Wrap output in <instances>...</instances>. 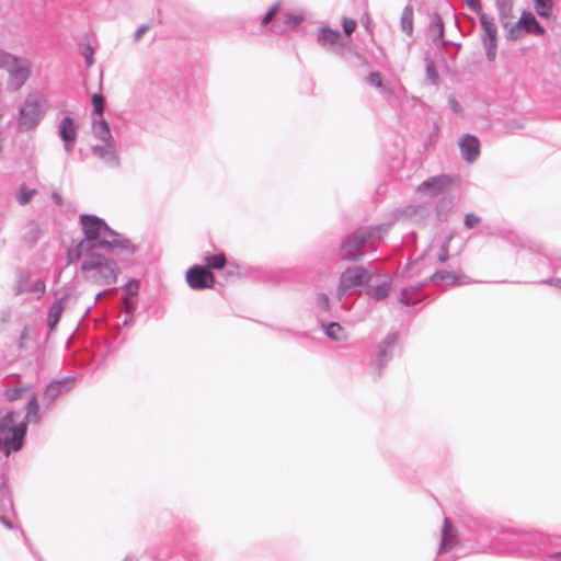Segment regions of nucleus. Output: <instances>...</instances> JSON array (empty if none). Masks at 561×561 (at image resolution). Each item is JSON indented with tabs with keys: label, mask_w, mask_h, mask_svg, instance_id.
I'll list each match as a JSON object with an SVG mask.
<instances>
[{
	"label": "nucleus",
	"mask_w": 561,
	"mask_h": 561,
	"mask_svg": "<svg viewBox=\"0 0 561 561\" xmlns=\"http://www.w3.org/2000/svg\"><path fill=\"white\" fill-rule=\"evenodd\" d=\"M80 224L84 239L78 243L75 253L77 259H82L81 270L85 278L104 285L115 283L119 272L117 263L98 251L122 249L133 253L134 247L96 216L81 215Z\"/></svg>",
	"instance_id": "f257e3e1"
},
{
	"label": "nucleus",
	"mask_w": 561,
	"mask_h": 561,
	"mask_svg": "<svg viewBox=\"0 0 561 561\" xmlns=\"http://www.w3.org/2000/svg\"><path fill=\"white\" fill-rule=\"evenodd\" d=\"M0 69L7 73L5 90L8 92L20 91L32 76V61L18 56L0 47Z\"/></svg>",
	"instance_id": "f03ea898"
},
{
	"label": "nucleus",
	"mask_w": 561,
	"mask_h": 561,
	"mask_svg": "<svg viewBox=\"0 0 561 561\" xmlns=\"http://www.w3.org/2000/svg\"><path fill=\"white\" fill-rule=\"evenodd\" d=\"M48 107V99L44 93L41 91L30 92L19 108L18 130L34 129L45 116Z\"/></svg>",
	"instance_id": "7ed1b4c3"
},
{
	"label": "nucleus",
	"mask_w": 561,
	"mask_h": 561,
	"mask_svg": "<svg viewBox=\"0 0 561 561\" xmlns=\"http://www.w3.org/2000/svg\"><path fill=\"white\" fill-rule=\"evenodd\" d=\"M385 232L386 229L381 226L356 230L342 242L340 248L342 259L347 261L358 260L364 255L365 244H374L375 240L379 239Z\"/></svg>",
	"instance_id": "20e7f679"
},
{
	"label": "nucleus",
	"mask_w": 561,
	"mask_h": 561,
	"mask_svg": "<svg viewBox=\"0 0 561 561\" xmlns=\"http://www.w3.org/2000/svg\"><path fill=\"white\" fill-rule=\"evenodd\" d=\"M0 433L4 438V444L9 443L11 437V449L18 451L22 447V440L26 433V424L20 421V413L9 412L0 420Z\"/></svg>",
	"instance_id": "39448f33"
},
{
	"label": "nucleus",
	"mask_w": 561,
	"mask_h": 561,
	"mask_svg": "<svg viewBox=\"0 0 561 561\" xmlns=\"http://www.w3.org/2000/svg\"><path fill=\"white\" fill-rule=\"evenodd\" d=\"M370 279L371 274L368 270L362 266L348 267L340 277L337 298L341 300L344 296L351 294L355 288L367 284Z\"/></svg>",
	"instance_id": "423d86ee"
},
{
	"label": "nucleus",
	"mask_w": 561,
	"mask_h": 561,
	"mask_svg": "<svg viewBox=\"0 0 561 561\" xmlns=\"http://www.w3.org/2000/svg\"><path fill=\"white\" fill-rule=\"evenodd\" d=\"M481 27L483 30L482 42L485 48L486 58L493 61L497 50V28L494 19L483 12L479 13Z\"/></svg>",
	"instance_id": "0eeeda50"
},
{
	"label": "nucleus",
	"mask_w": 561,
	"mask_h": 561,
	"mask_svg": "<svg viewBox=\"0 0 561 561\" xmlns=\"http://www.w3.org/2000/svg\"><path fill=\"white\" fill-rule=\"evenodd\" d=\"M186 282L195 290L213 287L215 278L211 272L201 265H195L186 272Z\"/></svg>",
	"instance_id": "6e6552de"
},
{
	"label": "nucleus",
	"mask_w": 561,
	"mask_h": 561,
	"mask_svg": "<svg viewBox=\"0 0 561 561\" xmlns=\"http://www.w3.org/2000/svg\"><path fill=\"white\" fill-rule=\"evenodd\" d=\"M79 125L70 116H65L58 124V135L67 153H71L78 138Z\"/></svg>",
	"instance_id": "1a4fd4ad"
},
{
	"label": "nucleus",
	"mask_w": 561,
	"mask_h": 561,
	"mask_svg": "<svg viewBox=\"0 0 561 561\" xmlns=\"http://www.w3.org/2000/svg\"><path fill=\"white\" fill-rule=\"evenodd\" d=\"M519 28H524L527 33L535 35H542L545 33V28L539 24L535 15L527 11L522 13L517 23L511 28V35L517 37L516 32L519 31Z\"/></svg>",
	"instance_id": "9d476101"
},
{
	"label": "nucleus",
	"mask_w": 561,
	"mask_h": 561,
	"mask_svg": "<svg viewBox=\"0 0 561 561\" xmlns=\"http://www.w3.org/2000/svg\"><path fill=\"white\" fill-rule=\"evenodd\" d=\"M459 147L462 158L469 162H474L480 154V142L477 137L472 135H463L459 140Z\"/></svg>",
	"instance_id": "9b49d317"
},
{
	"label": "nucleus",
	"mask_w": 561,
	"mask_h": 561,
	"mask_svg": "<svg viewBox=\"0 0 561 561\" xmlns=\"http://www.w3.org/2000/svg\"><path fill=\"white\" fill-rule=\"evenodd\" d=\"M73 386V379L65 378L50 382L44 392V400L50 405L60 394L69 391Z\"/></svg>",
	"instance_id": "f8f14e48"
},
{
	"label": "nucleus",
	"mask_w": 561,
	"mask_h": 561,
	"mask_svg": "<svg viewBox=\"0 0 561 561\" xmlns=\"http://www.w3.org/2000/svg\"><path fill=\"white\" fill-rule=\"evenodd\" d=\"M533 539L538 545V552H546V546H550L551 548L556 549H561V538L559 537L535 536ZM529 553L535 554L537 553V551H530ZM548 558L551 560H557L561 558V550L548 554Z\"/></svg>",
	"instance_id": "ddd939ff"
},
{
	"label": "nucleus",
	"mask_w": 561,
	"mask_h": 561,
	"mask_svg": "<svg viewBox=\"0 0 561 561\" xmlns=\"http://www.w3.org/2000/svg\"><path fill=\"white\" fill-rule=\"evenodd\" d=\"M451 183V180L447 175H438L424 181L420 186V191H428L432 196L442 194L445 188Z\"/></svg>",
	"instance_id": "4468645a"
},
{
	"label": "nucleus",
	"mask_w": 561,
	"mask_h": 561,
	"mask_svg": "<svg viewBox=\"0 0 561 561\" xmlns=\"http://www.w3.org/2000/svg\"><path fill=\"white\" fill-rule=\"evenodd\" d=\"M318 42L329 48H340L344 47L342 43V35L339 31L332 30L330 27H322L318 34Z\"/></svg>",
	"instance_id": "2eb2a0df"
},
{
	"label": "nucleus",
	"mask_w": 561,
	"mask_h": 561,
	"mask_svg": "<svg viewBox=\"0 0 561 561\" xmlns=\"http://www.w3.org/2000/svg\"><path fill=\"white\" fill-rule=\"evenodd\" d=\"M451 234H449L443 242L439 244H436L435 241H433L427 251L425 256L427 257H436L437 262L443 264L448 260L449 256V242L451 240Z\"/></svg>",
	"instance_id": "dca6fc26"
},
{
	"label": "nucleus",
	"mask_w": 561,
	"mask_h": 561,
	"mask_svg": "<svg viewBox=\"0 0 561 561\" xmlns=\"http://www.w3.org/2000/svg\"><path fill=\"white\" fill-rule=\"evenodd\" d=\"M457 542L456 529L449 518L444 519L439 552L451 549Z\"/></svg>",
	"instance_id": "f3484780"
},
{
	"label": "nucleus",
	"mask_w": 561,
	"mask_h": 561,
	"mask_svg": "<svg viewBox=\"0 0 561 561\" xmlns=\"http://www.w3.org/2000/svg\"><path fill=\"white\" fill-rule=\"evenodd\" d=\"M463 278H467L463 274L461 273H456V272H448V271H438V272H435L432 276H431V279L436 284V285H451V284H463L465 282H462L461 279Z\"/></svg>",
	"instance_id": "a211bd4d"
},
{
	"label": "nucleus",
	"mask_w": 561,
	"mask_h": 561,
	"mask_svg": "<svg viewBox=\"0 0 561 561\" xmlns=\"http://www.w3.org/2000/svg\"><path fill=\"white\" fill-rule=\"evenodd\" d=\"M92 131L102 142H113L108 124L102 117L93 119Z\"/></svg>",
	"instance_id": "6ab92c4d"
},
{
	"label": "nucleus",
	"mask_w": 561,
	"mask_h": 561,
	"mask_svg": "<svg viewBox=\"0 0 561 561\" xmlns=\"http://www.w3.org/2000/svg\"><path fill=\"white\" fill-rule=\"evenodd\" d=\"M397 334L390 333L378 346V366H381L385 362L390 358V350L397 342Z\"/></svg>",
	"instance_id": "aec40b11"
},
{
	"label": "nucleus",
	"mask_w": 561,
	"mask_h": 561,
	"mask_svg": "<svg viewBox=\"0 0 561 561\" xmlns=\"http://www.w3.org/2000/svg\"><path fill=\"white\" fill-rule=\"evenodd\" d=\"M92 152L94 156L106 162H115L116 160L114 141L103 142V145H95L92 147Z\"/></svg>",
	"instance_id": "412c9836"
},
{
	"label": "nucleus",
	"mask_w": 561,
	"mask_h": 561,
	"mask_svg": "<svg viewBox=\"0 0 561 561\" xmlns=\"http://www.w3.org/2000/svg\"><path fill=\"white\" fill-rule=\"evenodd\" d=\"M65 299L66 298H61V299L55 301L48 311L47 325L50 331L55 330V328L57 327V324L59 322V319L65 309Z\"/></svg>",
	"instance_id": "4be33fe9"
},
{
	"label": "nucleus",
	"mask_w": 561,
	"mask_h": 561,
	"mask_svg": "<svg viewBox=\"0 0 561 561\" xmlns=\"http://www.w3.org/2000/svg\"><path fill=\"white\" fill-rule=\"evenodd\" d=\"M496 7L502 24L507 26L512 19L513 4L511 0H496Z\"/></svg>",
	"instance_id": "5701e85b"
},
{
	"label": "nucleus",
	"mask_w": 561,
	"mask_h": 561,
	"mask_svg": "<svg viewBox=\"0 0 561 561\" xmlns=\"http://www.w3.org/2000/svg\"><path fill=\"white\" fill-rule=\"evenodd\" d=\"M302 21V15L298 13L287 12L284 14V21L282 26H277V31L286 32L296 27Z\"/></svg>",
	"instance_id": "b1692460"
},
{
	"label": "nucleus",
	"mask_w": 561,
	"mask_h": 561,
	"mask_svg": "<svg viewBox=\"0 0 561 561\" xmlns=\"http://www.w3.org/2000/svg\"><path fill=\"white\" fill-rule=\"evenodd\" d=\"M401 27L408 35H411L413 32V8L410 4L405 5L403 9L401 15Z\"/></svg>",
	"instance_id": "393cba45"
},
{
	"label": "nucleus",
	"mask_w": 561,
	"mask_h": 561,
	"mask_svg": "<svg viewBox=\"0 0 561 561\" xmlns=\"http://www.w3.org/2000/svg\"><path fill=\"white\" fill-rule=\"evenodd\" d=\"M390 290V283L383 282L378 286H371L367 289V294L376 300H382L386 298Z\"/></svg>",
	"instance_id": "a878e982"
},
{
	"label": "nucleus",
	"mask_w": 561,
	"mask_h": 561,
	"mask_svg": "<svg viewBox=\"0 0 561 561\" xmlns=\"http://www.w3.org/2000/svg\"><path fill=\"white\" fill-rule=\"evenodd\" d=\"M430 30L434 36V39H442L444 36V24L440 16L436 13L431 15Z\"/></svg>",
	"instance_id": "bb28decb"
},
{
	"label": "nucleus",
	"mask_w": 561,
	"mask_h": 561,
	"mask_svg": "<svg viewBox=\"0 0 561 561\" xmlns=\"http://www.w3.org/2000/svg\"><path fill=\"white\" fill-rule=\"evenodd\" d=\"M552 0H535L534 9L540 18H549L552 13Z\"/></svg>",
	"instance_id": "cd10ccee"
},
{
	"label": "nucleus",
	"mask_w": 561,
	"mask_h": 561,
	"mask_svg": "<svg viewBox=\"0 0 561 561\" xmlns=\"http://www.w3.org/2000/svg\"><path fill=\"white\" fill-rule=\"evenodd\" d=\"M25 419L28 422H35V423H37L41 419L37 397L35 394L30 399V401L27 403V411H26Z\"/></svg>",
	"instance_id": "c85d7f7f"
},
{
	"label": "nucleus",
	"mask_w": 561,
	"mask_h": 561,
	"mask_svg": "<svg viewBox=\"0 0 561 561\" xmlns=\"http://www.w3.org/2000/svg\"><path fill=\"white\" fill-rule=\"evenodd\" d=\"M204 261L209 267L219 270L225 266L226 256L224 253H219V254H215V255L207 254V255H205Z\"/></svg>",
	"instance_id": "c756f323"
},
{
	"label": "nucleus",
	"mask_w": 561,
	"mask_h": 561,
	"mask_svg": "<svg viewBox=\"0 0 561 561\" xmlns=\"http://www.w3.org/2000/svg\"><path fill=\"white\" fill-rule=\"evenodd\" d=\"M325 334L334 341H340L344 337L343 328L336 322H332L325 327Z\"/></svg>",
	"instance_id": "7c9ffc66"
},
{
	"label": "nucleus",
	"mask_w": 561,
	"mask_h": 561,
	"mask_svg": "<svg viewBox=\"0 0 561 561\" xmlns=\"http://www.w3.org/2000/svg\"><path fill=\"white\" fill-rule=\"evenodd\" d=\"M36 194V190H28L26 186L22 185L16 194V201L20 205H26Z\"/></svg>",
	"instance_id": "2f4dec72"
},
{
	"label": "nucleus",
	"mask_w": 561,
	"mask_h": 561,
	"mask_svg": "<svg viewBox=\"0 0 561 561\" xmlns=\"http://www.w3.org/2000/svg\"><path fill=\"white\" fill-rule=\"evenodd\" d=\"M416 290H417V287H410V288L403 289L400 294V298H399L400 301L405 306L416 304V300L412 298V296L416 293Z\"/></svg>",
	"instance_id": "473e14b6"
},
{
	"label": "nucleus",
	"mask_w": 561,
	"mask_h": 561,
	"mask_svg": "<svg viewBox=\"0 0 561 561\" xmlns=\"http://www.w3.org/2000/svg\"><path fill=\"white\" fill-rule=\"evenodd\" d=\"M32 291L36 293L38 295L44 294L45 291V284L41 279H36L30 288L24 287L22 284L19 285V293H26Z\"/></svg>",
	"instance_id": "72a5a7b5"
},
{
	"label": "nucleus",
	"mask_w": 561,
	"mask_h": 561,
	"mask_svg": "<svg viewBox=\"0 0 561 561\" xmlns=\"http://www.w3.org/2000/svg\"><path fill=\"white\" fill-rule=\"evenodd\" d=\"M92 104H93L95 114L99 116V118L102 117V113L104 111V104H105V100H104L103 95L93 94L92 95Z\"/></svg>",
	"instance_id": "f704fd0d"
},
{
	"label": "nucleus",
	"mask_w": 561,
	"mask_h": 561,
	"mask_svg": "<svg viewBox=\"0 0 561 561\" xmlns=\"http://www.w3.org/2000/svg\"><path fill=\"white\" fill-rule=\"evenodd\" d=\"M366 80L370 85L380 89L382 92L388 91L386 87L382 84L381 76L379 72H371Z\"/></svg>",
	"instance_id": "c9c22d12"
},
{
	"label": "nucleus",
	"mask_w": 561,
	"mask_h": 561,
	"mask_svg": "<svg viewBox=\"0 0 561 561\" xmlns=\"http://www.w3.org/2000/svg\"><path fill=\"white\" fill-rule=\"evenodd\" d=\"M93 54H94V50H93L92 46L90 44H88L82 51V55L85 59L87 67L93 66V64H94Z\"/></svg>",
	"instance_id": "e433bc0d"
},
{
	"label": "nucleus",
	"mask_w": 561,
	"mask_h": 561,
	"mask_svg": "<svg viewBox=\"0 0 561 561\" xmlns=\"http://www.w3.org/2000/svg\"><path fill=\"white\" fill-rule=\"evenodd\" d=\"M342 25L346 35H351L356 28V22L347 18H343Z\"/></svg>",
	"instance_id": "4c0bfd02"
},
{
	"label": "nucleus",
	"mask_w": 561,
	"mask_h": 561,
	"mask_svg": "<svg viewBox=\"0 0 561 561\" xmlns=\"http://www.w3.org/2000/svg\"><path fill=\"white\" fill-rule=\"evenodd\" d=\"M480 217L474 214H467L465 217V226L469 229L476 227L480 222Z\"/></svg>",
	"instance_id": "58836bf2"
},
{
	"label": "nucleus",
	"mask_w": 561,
	"mask_h": 561,
	"mask_svg": "<svg viewBox=\"0 0 561 561\" xmlns=\"http://www.w3.org/2000/svg\"><path fill=\"white\" fill-rule=\"evenodd\" d=\"M278 10V7L277 4L273 5L267 12L266 14L264 15V18L262 19V24L265 25L267 24L275 15V13L277 12Z\"/></svg>",
	"instance_id": "ea45409f"
},
{
	"label": "nucleus",
	"mask_w": 561,
	"mask_h": 561,
	"mask_svg": "<svg viewBox=\"0 0 561 561\" xmlns=\"http://www.w3.org/2000/svg\"><path fill=\"white\" fill-rule=\"evenodd\" d=\"M467 5L473 10L476 13H480L481 11V1L480 0H465Z\"/></svg>",
	"instance_id": "a19ab883"
},
{
	"label": "nucleus",
	"mask_w": 561,
	"mask_h": 561,
	"mask_svg": "<svg viewBox=\"0 0 561 561\" xmlns=\"http://www.w3.org/2000/svg\"><path fill=\"white\" fill-rule=\"evenodd\" d=\"M318 306L327 310L329 308V297L325 294L318 296Z\"/></svg>",
	"instance_id": "79ce46f5"
},
{
	"label": "nucleus",
	"mask_w": 561,
	"mask_h": 561,
	"mask_svg": "<svg viewBox=\"0 0 561 561\" xmlns=\"http://www.w3.org/2000/svg\"><path fill=\"white\" fill-rule=\"evenodd\" d=\"M448 103H449V106L453 110V112H455L457 114L460 113V111H461L460 104L458 103V101L455 98L450 96L448 100Z\"/></svg>",
	"instance_id": "37998d69"
},
{
	"label": "nucleus",
	"mask_w": 561,
	"mask_h": 561,
	"mask_svg": "<svg viewBox=\"0 0 561 561\" xmlns=\"http://www.w3.org/2000/svg\"><path fill=\"white\" fill-rule=\"evenodd\" d=\"M149 30V26L148 25H140L138 27V30L136 31L135 33V41H140V38L142 37V35Z\"/></svg>",
	"instance_id": "c03bdc74"
},
{
	"label": "nucleus",
	"mask_w": 561,
	"mask_h": 561,
	"mask_svg": "<svg viewBox=\"0 0 561 561\" xmlns=\"http://www.w3.org/2000/svg\"><path fill=\"white\" fill-rule=\"evenodd\" d=\"M21 389H12L7 392V397L9 400H15L21 396Z\"/></svg>",
	"instance_id": "a18cd8bd"
},
{
	"label": "nucleus",
	"mask_w": 561,
	"mask_h": 561,
	"mask_svg": "<svg viewBox=\"0 0 561 561\" xmlns=\"http://www.w3.org/2000/svg\"><path fill=\"white\" fill-rule=\"evenodd\" d=\"M127 290L130 295H136L138 290V283L137 282H129L127 284Z\"/></svg>",
	"instance_id": "49530a36"
},
{
	"label": "nucleus",
	"mask_w": 561,
	"mask_h": 561,
	"mask_svg": "<svg viewBox=\"0 0 561 561\" xmlns=\"http://www.w3.org/2000/svg\"><path fill=\"white\" fill-rule=\"evenodd\" d=\"M0 522H1V523H2L7 528H12V524H11V522H10L7 517L1 516V517H0Z\"/></svg>",
	"instance_id": "de8ad7c7"
},
{
	"label": "nucleus",
	"mask_w": 561,
	"mask_h": 561,
	"mask_svg": "<svg viewBox=\"0 0 561 561\" xmlns=\"http://www.w3.org/2000/svg\"><path fill=\"white\" fill-rule=\"evenodd\" d=\"M53 198L56 202V204H58V205L61 204V196L58 193H54Z\"/></svg>",
	"instance_id": "09e8293b"
},
{
	"label": "nucleus",
	"mask_w": 561,
	"mask_h": 561,
	"mask_svg": "<svg viewBox=\"0 0 561 561\" xmlns=\"http://www.w3.org/2000/svg\"><path fill=\"white\" fill-rule=\"evenodd\" d=\"M5 493H7V491L4 490V481H2V482L0 483V494H3V495H4Z\"/></svg>",
	"instance_id": "8fccbe9b"
},
{
	"label": "nucleus",
	"mask_w": 561,
	"mask_h": 561,
	"mask_svg": "<svg viewBox=\"0 0 561 561\" xmlns=\"http://www.w3.org/2000/svg\"><path fill=\"white\" fill-rule=\"evenodd\" d=\"M556 285L561 289V279H557Z\"/></svg>",
	"instance_id": "3c124183"
},
{
	"label": "nucleus",
	"mask_w": 561,
	"mask_h": 561,
	"mask_svg": "<svg viewBox=\"0 0 561 561\" xmlns=\"http://www.w3.org/2000/svg\"><path fill=\"white\" fill-rule=\"evenodd\" d=\"M124 561H136L134 558H126Z\"/></svg>",
	"instance_id": "603ef678"
},
{
	"label": "nucleus",
	"mask_w": 561,
	"mask_h": 561,
	"mask_svg": "<svg viewBox=\"0 0 561 561\" xmlns=\"http://www.w3.org/2000/svg\"><path fill=\"white\" fill-rule=\"evenodd\" d=\"M428 75L432 77L433 72H431V68L427 69Z\"/></svg>",
	"instance_id": "864d4df0"
},
{
	"label": "nucleus",
	"mask_w": 561,
	"mask_h": 561,
	"mask_svg": "<svg viewBox=\"0 0 561 561\" xmlns=\"http://www.w3.org/2000/svg\"><path fill=\"white\" fill-rule=\"evenodd\" d=\"M10 454V449H5V455L8 456Z\"/></svg>",
	"instance_id": "5fc2aeb1"
}]
</instances>
